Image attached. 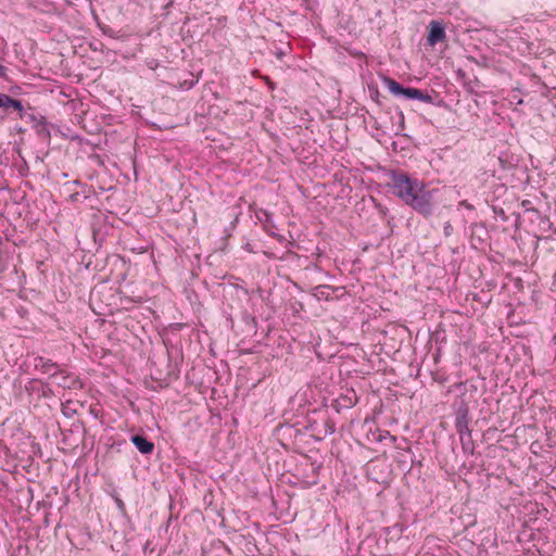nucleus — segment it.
<instances>
[{
  "label": "nucleus",
  "mask_w": 556,
  "mask_h": 556,
  "mask_svg": "<svg viewBox=\"0 0 556 556\" xmlns=\"http://www.w3.org/2000/svg\"><path fill=\"white\" fill-rule=\"evenodd\" d=\"M388 186L394 195L408 205L410 199L415 198L426 184L403 170H391Z\"/></svg>",
  "instance_id": "nucleus-1"
},
{
  "label": "nucleus",
  "mask_w": 556,
  "mask_h": 556,
  "mask_svg": "<svg viewBox=\"0 0 556 556\" xmlns=\"http://www.w3.org/2000/svg\"><path fill=\"white\" fill-rule=\"evenodd\" d=\"M435 189H429L427 185L418 192L415 198L410 199L408 204L416 213L428 219L433 216L435 210L434 195Z\"/></svg>",
  "instance_id": "nucleus-2"
},
{
  "label": "nucleus",
  "mask_w": 556,
  "mask_h": 556,
  "mask_svg": "<svg viewBox=\"0 0 556 556\" xmlns=\"http://www.w3.org/2000/svg\"><path fill=\"white\" fill-rule=\"evenodd\" d=\"M455 428L458 434L471 431L469 429V406L462 400L455 410Z\"/></svg>",
  "instance_id": "nucleus-3"
},
{
  "label": "nucleus",
  "mask_w": 556,
  "mask_h": 556,
  "mask_svg": "<svg viewBox=\"0 0 556 556\" xmlns=\"http://www.w3.org/2000/svg\"><path fill=\"white\" fill-rule=\"evenodd\" d=\"M380 78L383 85L389 89L390 93H392L395 98L410 100L412 87H405L395 79L383 74L380 75Z\"/></svg>",
  "instance_id": "nucleus-4"
},
{
  "label": "nucleus",
  "mask_w": 556,
  "mask_h": 556,
  "mask_svg": "<svg viewBox=\"0 0 556 556\" xmlns=\"http://www.w3.org/2000/svg\"><path fill=\"white\" fill-rule=\"evenodd\" d=\"M92 195H94V191L91 186H87L78 179L72 180V203H84Z\"/></svg>",
  "instance_id": "nucleus-5"
},
{
  "label": "nucleus",
  "mask_w": 556,
  "mask_h": 556,
  "mask_svg": "<svg viewBox=\"0 0 556 556\" xmlns=\"http://www.w3.org/2000/svg\"><path fill=\"white\" fill-rule=\"evenodd\" d=\"M445 37V26L443 22L437 20L431 21L428 26V45L434 47L437 43L442 42Z\"/></svg>",
  "instance_id": "nucleus-6"
},
{
  "label": "nucleus",
  "mask_w": 556,
  "mask_h": 556,
  "mask_svg": "<svg viewBox=\"0 0 556 556\" xmlns=\"http://www.w3.org/2000/svg\"><path fill=\"white\" fill-rule=\"evenodd\" d=\"M130 441L143 455L152 454L155 448L154 443L143 434H132L130 437Z\"/></svg>",
  "instance_id": "nucleus-7"
},
{
  "label": "nucleus",
  "mask_w": 556,
  "mask_h": 556,
  "mask_svg": "<svg viewBox=\"0 0 556 556\" xmlns=\"http://www.w3.org/2000/svg\"><path fill=\"white\" fill-rule=\"evenodd\" d=\"M72 112H75L72 116V124H77L80 125L83 128H86L84 119L87 114V110L85 109V104L79 98L74 99L72 97Z\"/></svg>",
  "instance_id": "nucleus-8"
},
{
  "label": "nucleus",
  "mask_w": 556,
  "mask_h": 556,
  "mask_svg": "<svg viewBox=\"0 0 556 556\" xmlns=\"http://www.w3.org/2000/svg\"><path fill=\"white\" fill-rule=\"evenodd\" d=\"M256 216L260 219V222L263 223L266 232L271 237H276V232L273 230L275 226L271 223V214H269L267 211L261 210V212L257 213Z\"/></svg>",
  "instance_id": "nucleus-9"
},
{
  "label": "nucleus",
  "mask_w": 556,
  "mask_h": 556,
  "mask_svg": "<svg viewBox=\"0 0 556 556\" xmlns=\"http://www.w3.org/2000/svg\"><path fill=\"white\" fill-rule=\"evenodd\" d=\"M435 97L426 90L412 87L410 100H418L425 103L434 104Z\"/></svg>",
  "instance_id": "nucleus-10"
},
{
  "label": "nucleus",
  "mask_w": 556,
  "mask_h": 556,
  "mask_svg": "<svg viewBox=\"0 0 556 556\" xmlns=\"http://www.w3.org/2000/svg\"><path fill=\"white\" fill-rule=\"evenodd\" d=\"M460 444L464 453L473 454L475 452V443L471 438V431L467 433L459 434Z\"/></svg>",
  "instance_id": "nucleus-11"
},
{
  "label": "nucleus",
  "mask_w": 556,
  "mask_h": 556,
  "mask_svg": "<svg viewBox=\"0 0 556 556\" xmlns=\"http://www.w3.org/2000/svg\"><path fill=\"white\" fill-rule=\"evenodd\" d=\"M78 290L76 291V294H77V298H78V301H80L83 304H86L87 303V293L89 292V290L91 289V287L89 285H85L83 281H80L78 283Z\"/></svg>",
  "instance_id": "nucleus-12"
},
{
  "label": "nucleus",
  "mask_w": 556,
  "mask_h": 556,
  "mask_svg": "<svg viewBox=\"0 0 556 556\" xmlns=\"http://www.w3.org/2000/svg\"><path fill=\"white\" fill-rule=\"evenodd\" d=\"M2 108H13L18 111L23 110L22 102L20 100L11 98L8 94H4Z\"/></svg>",
  "instance_id": "nucleus-13"
},
{
  "label": "nucleus",
  "mask_w": 556,
  "mask_h": 556,
  "mask_svg": "<svg viewBox=\"0 0 556 556\" xmlns=\"http://www.w3.org/2000/svg\"><path fill=\"white\" fill-rule=\"evenodd\" d=\"M242 319L250 331L256 332L257 321L256 318L248 313H244Z\"/></svg>",
  "instance_id": "nucleus-14"
},
{
  "label": "nucleus",
  "mask_w": 556,
  "mask_h": 556,
  "mask_svg": "<svg viewBox=\"0 0 556 556\" xmlns=\"http://www.w3.org/2000/svg\"><path fill=\"white\" fill-rule=\"evenodd\" d=\"M368 91H369L371 100H374L378 105H382V102L380 100L381 96H380L378 87L376 85H369Z\"/></svg>",
  "instance_id": "nucleus-15"
},
{
  "label": "nucleus",
  "mask_w": 556,
  "mask_h": 556,
  "mask_svg": "<svg viewBox=\"0 0 556 556\" xmlns=\"http://www.w3.org/2000/svg\"><path fill=\"white\" fill-rule=\"evenodd\" d=\"M395 112L399 116V128L395 130V135L399 136V135H401L402 130L405 127V117H404V113L402 112V110L399 106L395 108Z\"/></svg>",
  "instance_id": "nucleus-16"
},
{
  "label": "nucleus",
  "mask_w": 556,
  "mask_h": 556,
  "mask_svg": "<svg viewBox=\"0 0 556 556\" xmlns=\"http://www.w3.org/2000/svg\"><path fill=\"white\" fill-rule=\"evenodd\" d=\"M198 83V79L194 78L193 74H190L189 79H185L179 83L180 88L185 90H189L194 87V85Z\"/></svg>",
  "instance_id": "nucleus-17"
},
{
  "label": "nucleus",
  "mask_w": 556,
  "mask_h": 556,
  "mask_svg": "<svg viewBox=\"0 0 556 556\" xmlns=\"http://www.w3.org/2000/svg\"><path fill=\"white\" fill-rule=\"evenodd\" d=\"M336 431L334 422L327 419L324 424V435L332 434Z\"/></svg>",
  "instance_id": "nucleus-18"
},
{
  "label": "nucleus",
  "mask_w": 556,
  "mask_h": 556,
  "mask_svg": "<svg viewBox=\"0 0 556 556\" xmlns=\"http://www.w3.org/2000/svg\"><path fill=\"white\" fill-rule=\"evenodd\" d=\"M113 498L115 501V504L122 515H126V506L125 503L117 496L113 495Z\"/></svg>",
  "instance_id": "nucleus-19"
},
{
  "label": "nucleus",
  "mask_w": 556,
  "mask_h": 556,
  "mask_svg": "<svg viewBox=\"0 0 556 556\" xmlns=\"http://www.w3.org/2000/svg\"><path fill=\"white\" fill-rule=\"evenodd\" d=\"M453 226L450 222H446L443 227V233L445 237H450L453 233Z\"/></svg>",
  "instance_id": "nucleus-20"
},
{
  "label": "nucleus",
  "mask_w": 556,
  "mask_h": 556,
  "mask_svg": "<svg viewBox=\"0 0 556 556\" xmlns=\"http://www.w3.org/2000/svg\"><path fill=\"white\" fill-rule=\"evenodd\" d=\"M83 432L84 431V427H83V424L80 421H74L72 422V433L73 432Z\"/></svg>",
  "instance_id": "nucleus-21"
},
{
  "label": "nucleus",
  "mask_w": 556,
  "mask_h": 556,
  "mask_svg": "<svg viewBox=\"0 0 556 556\" xmlns=\"http://www.w3.org/2000/svg\"><path fill=\"white\" fill-rule=\"evenodd\" d=\"M81 388H83V382L80 381L79 378L72 380V390L73 389H81Z\"/></svg>",
  "instance_id": "nucleus-22"
},
{
  "label": "nucleus",
  "mask_w": 556,
  "mask_h": 556,
  "mask_svg": "<svg viewBox=\"0 0 556 556\" xmlns=\"http://www.w3.org/2000/svg\"><path fill=\"white\" fill-rule=\"evenodd\" d=\"M460 206H464L466 210H473V205L470 204L467 200H463L460 203H459Z\"/></svg>",
  "instance_id": "nucleus-23"
},
{
  "label": "nucleus",
  "mask_w": 556,
  "mask_h": 556,
  "mask_svg": "<svg viewBox=\"0 0 556 556\" xmlns=\"http://www.w3.org/2000/svg\"><path fill=\"white\" fill-rule=\"evenodd\" d=\"M264 80L266 81V84L268 85V87L274 90L276 85L269 79V77H265Z\"/></svg>",
  "instance_id": "nucleus-24"
},
{
  "label": "nucleus",
  "mask_w": 556,
  "mask_h": 556,
  "mask_svg": "<svg viewBox=\"0 0 556 556\" xmlns=\"http://www.w3.org/2000/svg\"><path fill=\"white\" fill-rule=\"evenodd\" d=\"M71 139L72 141H78L79 144L81 143V137L78 135L72 134Z\"/></svg>",
  "instance_id": "nucleus-25"
},
{
  "label": "nucleus",
  "mask_w": 556,
  "mask_h": 556,
  "mask_svg": "<svg viewBox=\"0 0 556 556\" xmlns=\"http://www.w3.org/2000/svg\"><path fill=\"white\" fill-rule=\"evenodd\" d=\"M83 252V250H76L74 253H72V257L78 260V257L81 256Z\"/></svg>",
  "instance_id": "nucleus-26"
},
{
  "label": "nucleus",
  "mask_w": 556,
  "mask_h": 556,
  "mask_svg": "<svg viewBox=\"0 0 556 556\" xmlns=\"http://www.w3.org/2000/svg\"><path fill=\"white\" fill-rule=\"evenodd\" d=\"M70 403V400L65 401L62 403V410H63V414L66 416V408H67V404Z\"/></svg>",
  "instance_id": "nucleus-27"
},
{
  "label": "nucleus",
  "mask_w": 556,
  "mask_h": 556,
  "mask_svg": "<svg viewBox=\"0 0 556 556\" xmlns=\"http://www.w3.org/2000/svg\"><path fill=\"white\" fill-rule=\"evenodd\" d=\"M7 68L0 64V77H5Z\"/></svg>",
  "instance_id": "nucleus-28"
},
{
  "label": "nucleus",
  "mask_w": 556,
  "mask_h": 556,
  "mask_svg": "<svg viewBox=\"0 0 556 556\" xmlns=\"http://www.w3.org/2000/svg\"><path fill=\"white\" fill-rule=\"evenodd\" d=\"M89 264H90V261L85 265V267H84V270H85V271H88ZM77 270H78V271H81V270H83V268H81V267H79Z\"/></svg>",
  "instance_id": "nucleus-29"
},
{
  "label": "nucleus",
  "mask_w": 556,
  "mask_h": 556,
  "mask_svg": "<svg viewBox=\"0 0 556 556\" xmlns=\"http://www.w3.org/2000/svg\"><path fill=\"white\" fill-rule=\"evenodd\" d=\"M3 98H4V94L0 93V108H2V105H3Z\"/></svg>",
  "instance_id": "nucleus-30"
},
{
  "label": "nucleus",
  "mask_w": 556,
  "mask_h": 556,
  "mask_svg": "<svg viewBox=\"0 0 556 556\" xmlns=\"http://www.w3.org/2000/svg\"><path fill=\"white\" fill-rule=\"evenodd\" d=\"M75 48H76V45H74V42L72 41V52H73L74 54L76 53Z\"/></svg>",
  "instance_id": "nucleus-31"
},
{
  "label": "nucleus",
  "mask_w": 556,
  "mask_h": 556,
  "mask_svg": "<svg viewBox=\"0 0 556 556\" xmlns=\"http://www.w3.org/2000/svg\"><path fill=\"white\" fill-rule=\"evenodd\" d=\"M328 288H329V286H318L316 289L320 290V289H328Z\"/></svg>",
  "instance_id": "nucleus-32"
},
{
  "label": "nucleus",
  "mask_w": 556,
  "mask_h": 556,
  "mask_svg": "<svg viewBox=\"0 0 556 556\" xmlns=\"http://www.w3.org/2000/svg\"><path fill=\"white\" fill-rule=\"evenodd\" d=\"M173 4H174V1H173V0H170V1L165 5V8H169V7H172Z\"/></svg>",
  "instance_id": "nucleus-33"
},
{
  "label": "nucleus",
  "mask_w": 556,
  "mask_h": 556,
  "mask_svg": "<svg viewBox=\"0 0 556 556\" xmlns=\"http://www.w3.org/2000/svg\"><path fill=\"white\" fill-rule=\"evenodd\" d=\"M76 77H77V81H80L81 76L80 75H76Z\"/></svg>",
  "instance_id": "nucleus-34"
},
{
  "label": "nucleus",
  "mask_w": 556,
  "mask_h": 556,
  "mask_svg": "<svg viewBox=\"0 0 556 556\" xmlns=\"http://www.w3.org/2000/svg\"><path fill=\"white\" fill-rule=\"evenodd\" d=\"M382 438L383 437L381 434H379L378 441H382Z\"/></svg>",
  "instance_id": "nucleus-35"
}]
</instances>
